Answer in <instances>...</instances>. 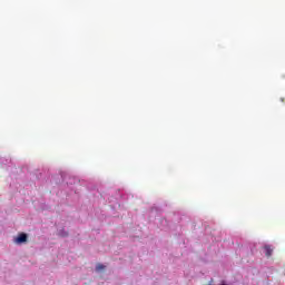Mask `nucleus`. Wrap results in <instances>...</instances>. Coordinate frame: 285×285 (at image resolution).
<instances>
[{"mask_svg":"<svg viewBox=\"0 0 285 285\" xmlns=\"http://www.w3.org/2000/svg\"><path fill=\"white\" fill-rule=\"evenodd\" d=\"M28 242V234L26 233H20L18 237L14 239L16 244H26Z\"/></svg>","mask_w":285,"mask_h":285,"instance_id":"1","label":"nucleus"},{"mask_svg":"<svg viewBox=\"0 0 285 285\" xmlns=\"http://www.w3.org/2000/svg\"><path fill=\"white\" fill-rule=\"evenodd\" d=\"M264 250H265L266 257H271L273 255V247H271V245H265Z\"/></svg>","mask_w":285,"mask_h":285,"instance_id":"2","label":"nucleus"},{"mask_svg":"<svg viewBox=\"0 0 285 285\" xmlns=\"http://www.w3.org/2000/svg\"><path fill=\"white\" fill-rule=\"evenodd\" d=\"M104 268H106L105 265L98 264L96 271H104Z\"/></svg>","mask_w":285,"mask_h":285,"instance_id":"3","label":"nucleus"},{"mask_svg":"<svg viewBox=\"0 0 285 285\" xmlns=\"http://www.w3.org/2000/svg\"><path fill=\"white\" fill-rule=\"evenodd\" d=\"M281 101H284V98H281Z\"/></svg>","mask_w":285,"mask_h":285,"instance_id":"4","label":"nucleus"}]
</instances>
